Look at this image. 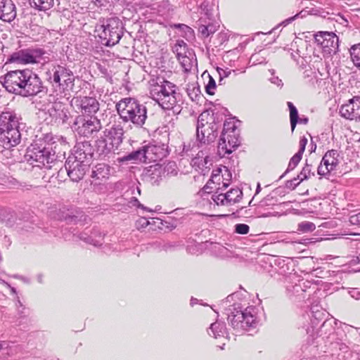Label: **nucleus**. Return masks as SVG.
Wrapping results in <instances>:
<instances>
[{
  "label": "nucleus",
  "instance_id": "f257e3e1",
  "mask_svg": "<svg viewBox=\"0 0 360 360\" xmlns=\"http://www.w3.org/2000/svg\"><path fill=\"white\" fill-rule=\"evenodd\" d=\"M302 326L299 329L303 330L307 335V344L311 347L309 353H311L315 348L317 347L319 341H316L318 336L321 337L326 335L327 333L324 330L330 332L334 330L331 323H328L325 319V314L321 311H310L302 316Z\"/></svg>",
  "mask_w": 360,
  "mask_h": 360
},
{
  "label": "nucleus",
  "instance_id": "f03ea898",
  "mask_svg": "<svg viewBox=\"0 0 360 360\" xmlns=\"http://www.w3.org/2000/svg\"><path fill=\"white\" fill-rule=\"evenodd\" d=\"M120 119L125 122H130L137 128H142L148 118L146 106L134 98H124L115 105Z\"/></svg>",
  "mask_w": 360,
  "mask_h": 360
},
{
  "label": "nucleus",
  "instance_id": "7ed1b4c3",
  "mask_svg": "<svg viewBox=\"0 0 360 360\" xmlns=\"http://www.w3.org/2000/svg\"><path fill=\"white\" fill-rule=\"evenodd\" d=\"M150 94L153 99L165 110H172L175 108L179 110L184 103L179 87L164 79L152 86Z\"/></svg>",
  "mask_w": 360,
  "mask_h": 360
},
{
  "label": "nucleus",
  "instance_id": "20e7f679",
  "mask_svg": "<svg viewBox=\"0 0 360 360\" xmlns=\"http://www.w3.org/2000/svg\"><path fill=\"white\" fill-rule=\"evenodd\" d=\"M125 31L123 22L116 16L100 18L96 26L100 42L105 46L118 44Z\"/></svg>",
  "mask_w": 360,
  "mask_h": 360
},
{
  "label": "nucleus",
  "instance_id": "39448f33",
  "mask_svg": "<svg viewBox=\"0 0 360 360\" xmlns=\"http://www.w3.org/2000/svg\"><path fill=\"white\" fill-rule=\"evenodd\" d=\"M19 117L14 112H3L0 114V145L11 148L20 143Z\"/></svg>",
  "mask_w": 360,
  "mask_h": 360
},
{
  "label": "nucleus",
  "instance_id": "423d86ee",
  "mask_svg": "<svg viewBox=\"0 0 360 360\" xmlns=\"http://www.w3.org/2000/svg\"><path fill=\"white\" fill-rule=\"evenodd\" d=\"M56 148L46 146L41 141H35L27 148L25 157L28 161H32L31 164L36 162L37 167L51 169V164L57 159Z\"/></svg>",
  "mask_w": 360,
  "mask_h": 360
},
{
  "label": "nucleus",
  "instance_id": "0eeeda50",
  "mask_svg": "<svg viewBox=\"0 0 360 360\" xmlns=\"http://www.w3.org/2000/svg\"><path fill=\"white\" fill-rule=\"evenodd\" d=\"M46 54V51L39 47L18 49L8 56L5 64H38L49 60V57L45 56Z\"/></svg>",
  "mask_w": 360,
  "mask_h": 360
},
{
  "label": "nucleus",
  "instance_id": "6e6552de",
  "mask_svg": "<svg viewBox=\"0 0 360 360\" xmlns=\"http://www.w3.org/2000/svg\"><path fill=\"white\" fill-rule=\"evenodd\" d=\"M46 74L49 76L48 80L53 86H58L63 91L73 89L75 76L66 65H53Z\"/></svg>",
  "mask_w": 360,
  "mask_h": 360
},
{
  "label": "nucleus",
  "instance_id": "1a4fd4ad",
  "mask_svg": "<svg viewBox=\"0 0 360 360\" xmlns=\"http://www.w3.org/2000/svg\"><path fill=\"white\" fill-rule=\"evenodd\" d=\"M24 75V81L16 95L30 97L46 91V87L44 86L43 82L37 73L29 69V72Z\"/></svg>",
  "mask_w": 360,
  "mask_h": 360
},
{
  "label": "nucleus",
  "instance_id": "9d476101",
  "mask_svg": "<svg viewBox=\"0 0 360 360\" xmlns=\"http://www.w3.org/2000/svg\"><path fill=\"white\" fill-rule=\"evenodd\" d=\"M206 115L208 116L209 114L207 113ZM205 116V113H202L198 117L197 122L196 139L199 142L198 147L202 146L203 144L210 146L215 141L218 134L217 123L214 121V120H213L212 122L206 127L204 123Z\"/></svg>",
  "mask_w": 360,
  "mask_h": 360
},
{
  "label": "nucleus",
  "instance_id": "9b49d317",
  "mask_svg": "<svg viewBox=\"0 0 360 360\" xmlns=\"http://www.w3.org/2000/svg\"><path fill=\"white\" fill-rule=\"evenodd\" d=\"M102 129L100 120L95 116L86 117L84 115L76 117L72 125V131L79 135L89 137L94 133L99 131Z\"/></svg>",
  "mask_w": 360,
  "mask_h": 360
},
{
  "label": "nucleus",
  "instance_id": "f8f14e48",
  "mask_svg": "<svg viewBox=\"0 0 360 360\" xmlns=\"http://www.w3.org/2000/svg\"><path fill=\"white\" fill-rule=\"evenodd\" d=\"M27 72H29L28 68L11 70L0 77V82L8 92L16 95L24 81L25 75H27Z\"/></svg>",
  "mask_w": 360,
  "mask_h": 360
},
{
  "label": "nucleus",
  "instance_id": "ddd939ff",
  "mask_svg": "<svg viewBox=\"0 0 360 360\" xmlns=\"http://www.w3.org/2000/svg\"><path fill=\"white\" fill-rule=\"evenodd\" d=\"M89 166L90 164L71 155L68 157L65 164V171L71 181L75 182H79L84 178L89 169Z\"/></svg>",
  "mask_w": 360,
  "mask_h": 360
},
{
  "label": "nucleus",
  "instance_id": "4468645a",
  "mask_svg": "<svg viewBox=\"0 0 360 360\" xmlns=\"http://www.w3.org/2000/svg\"><path fill=\"white\" fill-rule=\"evenodd\" d=\"M316 42L321 45L326 54H335L339 49V38L333 32H319L314 34Z\"/></svg>",
  "mask_w": 360,
  "mask_h": 360
},
{
  "label": "nucleus",
  "instance_id": "2eb2a0df",
  "mask_svg": "<svg viewBox=\"0 0 360 360\" xmlns=\"http://www.w3.org/2000/svg\"><path fill=\"white\" fill-rule=\"evenodd\" d=\"M339 156L340 153L337 150H328L322 158L321 162L317 168L318 174L325 176L335 170L340 163Z\"/></svg>",
  "mask_w": 360,
  "mask_h": 360
},
{
  "label": "nucleus",
  "instance_id": "dca6fc26",
  "mask_svg": "<svg viewBox=\"0 0 360 360\" xmlns=\"http://www.w3.org/2000/svg\"><path fill=\"white\" fill-rule=\"evenodd\" d=\"M239 145L240 141L236 133L228 134L221 133L217 146L218 154L223 158L226 154H231Z\"/></svg>",
  "mask_w": 360,
  "mask_h": 360
},
{
  "label": "nucleus",
  "instance_id": "f3484780",
  "mask_svg": "<svg viewBox=\"0 0 360 360\" xmlns=\"http://www.w3.org/2000/svg\"><path fill=\"white\" fill-rule=\"evenodd\" d=\"M147 162H156L161 161L169 154L167 145L160 143H150L144 145Z\"/></svg>",
  "mask_w": 360,
  "mask_h": 360
},
{
  "label": "nucleus",
  "instance_id": "a211bd4d",
  "mask_svg": "<svg viewBox=\"0 0 360 360\" xmlns=\"http://www.w3.org/2000/svg\"><path fill=\"white\" fill-rule=\"evenodd\" d=\"M339 113L347 120L360 122V96H353L347 103L342 105Z\"/></svg>",
  "mask_w": 360,
  "mask_h": 360
},
{
  "label": "nucleus",
  "instance_id": "6ab92c4d",
  "mask_svg": "<svg viewBox=\"0 0 360 360\" xmlns=\"http://www.w3.org/2000/svg\"><path fill=\"white\" fill-rule=\"evenodd\" d=\"M84 162L91 164V160L95 158V148L90 141L77 142L71 155Z\"/></svg>",
  "mask_w": 360,
  "mask_h": 360
},
{
  "label": "nucleus",
  "instance_id": "aec40b11",
  "mask_svg": "<svg viewBox=\"0 0 360 360\" xmlns=\"http://www.w3.org/2000/svg\"><path fill=\"white\" fill-rule=\"evenodd\" d=\"M48 112L51 122L57 125L66 124L70 117L67 105L61 102H54Z\"/></svg>",
  "mask_w": 360,
  "mask_h": 360
},
{
  "label": "nucleus",
  "instance_id": "412c9836",
  "mask_svg": "<svg viewBox=\"0 0 360 360\" xmlns=\"http://www.w3.org/2000/svg\"><path fill=\"white\" fill-rule=\"evenodd\" d=\"M17 221L18 219L15 212L10 210H0V222L5 224V226L13 227L15 225H17L19 226V229L26 231H29L30 229H34L27 221H22L21 219H18V222Z\"/></svg>",
  "mask_w": 360,
  "mask_h": 360
},
{
  "label": "nucleus",
  "instance_id": "4be33fe9",
  "mask_svg": "<svg viewBox=\"0 0 360 360\" xmlns=\"http://www.w3.org/2000/svg\"><path fill=\"white\" fill-rule=\"evenodd\" d=\"M227 311L229 323L236 330H243L244 310H242L240 304H233Z\"/></svg>",
  "mask_w": 360,
  "mask_h": 360
},
{
  "label": "nucleus",
  "instance_id": "5701e85b",
  "mask_svg": "<svg viewBox=\"0 0 360 360\" xmlns=\"http://www.w3.org/2000/svg\"><path fill=\"white\" fill-rule=\"evenodd\" d=\"M104 236L105 233H102L97 227H94L90 231L82 232L78 235V238L81 240L96 247L101 246L103 244Z\"/></svg>",
  "mask_w": 360,
  "mask_h": 360
},
{
  "label": "nucleus",
  "instance_id": "b1692460",
  "mask_svg": "<svg viewBox=\"0 0 360 360\" xmlns=\"http://www.w3.org/2000/svg\"><path fill=\"white\" fill-rule=\"evenodd\" d=\"M162 167L159 164L150 165L146 168L142 174L143 180L146 182L155 185L162 180Z\"/></svg>",
  "mask_w": 360,
  "mask_h": 360
},
{
  "label": "nucleus",
  "instance_id": "393cba45",
  "mask_svg": "<svg viewBox=\"0 0 360 360\" xmlns=\"http://www.w3.org/2000/svg\"><path fill=\"white\" fill-rule=\"evenodd\" d=\"M16 17V8L12 0H0V19L11 22Z\"/></svg>",
  "mask_w": 360,
  "mask_h": 360
},
{
  "label": "nucleus",
  "instance_id": "a878e982",
  "mask_svg": "<svg viewBox=\"0 0 360 360\" xmlns=\"http://www.w3.org/2000/svg\"><path fill=\"white\" fill-rule=\"evenodd\" d=\"M105 136L110 140V145L115 149H117L123 141V128L117 124L113 125L109 130L104 131Z\"/></svg>",
  "mask_w": 360,
  "mask_h": 360
},
{
  "label": "nucleus",
  "instance_id": "bb28decb",
  "mask_svg": "<svg viewBox=\"0 0 360 360\" xmlns=\"http://www.w3.org/2000/svg\"><path fill=\"white\" fill-rule=\"evenodd\" d=\"M111 167L106 163H98L91 168V178L94 180L105 181L110 175Z\"/></svg>",
  "mask_w": 360,
  "mask_h": 360
},
{
  "label": "nucleus",
  "instance_id": "cd10ccee",
  "mask_svg": "<svg viewBox=\"0 0 360 360\" xmlns=\"http://www.w3.org/2000/svg\"><path fill=\"white\" fill-rule=\"evenodd\" d=\"M203 17L198 20V30L204 37H207L210 34H214L219 27V24L214 20V18L212 20L206 21Z\"/></svg>",
  "mask_w": 360,
  "mask_h": 360
},
{
  "label": "nucleus",
  "instance_id": "c85d7f7f",
  "mask_svg": "<svg viewBox=\"0 0 360 360\" xmlns=\"http://www.w3.org/2000/svg\"><path fill=\"white\" fill-rule=\"evenodd\" d=\"M79 106L83 113L92 116L99 110V103L94 97L84 96L80 99Z\"/></svg>",
  "mask_w": 360,
  "mask_h": 360
},
{
  "label": "nucleus",
  "instance_id": "c756f323",
  "mask_svg": "<svg viewBox=\"0 0 360 360\" xmlns=\"http://www.w3.org/2000/svg\"><path fill=\"white\" fill-rule=\"evenodd\" d=\"M287 105L290 111L291 131L293 132L297 124H307L309 122V118L307 117H299L297 109L292 102H287Z\"/></svg>",
  "mask_w": 360,
  "mask_h": 360
},
{
  "label": "nucleus",
  "instance_id": "7c9ffc66",
  "mask_svg": "<svg viewBox=\"0 0 360 360\" xmlns=\"http://www.w3.org/2000/svg\"><path fill=\"white\" fill-rule=\"evenodd\" d=\"M255 314V309L253 307H247L244 310L243 330H248L252 328H255L257 327L258 321Z\"/></svg>",
  "mask_w": 360,
  "mask_h": 360
},
{
  "label": "nucleus",
  "instance_id": "2f4dec72",
  "mask_svg": "<svg viewBox=\"0 0 360 360\" xmlns=\"http://www.w3.org/2000/svg\"><path fill=\"white\" fill-rule=\"evenodd\" d=\"M95 148V158H101L105 157L108 155L112 149H114L110 144L107 143L105 139H99L96 141L95 144L93 145Z\"/></svg>",
  "mask_w": 360,
  "mask_h": 360
},
{
  "label": "nucleus",
  "instance_id": "473e14b6",
  "mask_svg": "<svg viewBox=\"0 0 360 360\" xmlns=\"http://www.w3.org/2000/svg\"><path fill=\"white\" fill-rule=\"evenodd\" d=\"M207 332L210 336L215 339L225 338L228 335L225 323L218 321L210 325Z\"/></svg>",
  "mask_w": 360,
  "mask_h": 360
},
{
  "label": "nucleus",
  "instance_id": "72a5a7b5",
  "mask_svg": "<svg viewBox=\"0 0 360 360\" xmlns=\"http://www.w3.org/2000/svg\"><path fill=\"white\" fill-rule=\"evenodd\" d=\"M309 281L298 280V283L286 285V290L290 295H300L306 291L307 288L310 287Z\"/></svg>",
  "mask_w": 360,
  "mask_h": 360
},
{
  "label": "nucleus",
  "instance_id": "f704fd0d",
  "mask_svg": "<svg viewBox=\"0 0 360 360\" xmlns=\"http://www.w3.org/2000/svg\"><path fill=\"white\" fill-rule=\"evenodd\" d=\"M119 160L120 162L136 160L147 162L144 146H141L136 150L129 153L127 155L123 156L122 158H120Z\"/></svg>",
  "mask_w": 360,
  "mask_h": 360
},
{
  "label": "nucleus",
  "instance_id": "c9c22d12",
  "mask_svg": "<svg viewBox=\"0 0 360 360\" xmlns=\"http://www.w3.org/2000/svg\"><path fill=\"white\" fill-rule=\"evenodd\" d=\"M229 185V182H222V186L215 187L217 191L212 195V200L214 202V203L217 205H228V202L226 201V193H219L220 190L223 188H226Z\"/></svg>",
  "mask_w": 360,
  "mask_h": 360
},
{
  "label": "nucleus",
  "instance_id": "e433bc0d",
  "mask_svg": "<svg viewBox=\"0 0 360 360\" xmlns=\"http://www.w3.org/2000/svg\"><path fill=\"white\" fill-rule=\"evenodd\" d=\"M32 7L39 11H47L54 5V0H29Z\"/></svg>",
  "mask_w": 360,
  "mask_h": 360
},
{
  "label": "nucleus",
  "instance_id": "4c0bfd02",
  "mask_svg": "<svg viewBox=\"0 0 360 360\" xmlns=\"http://www.w3.org/2000/svg\"><path fill=\"white\" fill-rule=\"evenodd\" d=\"M226 196L228 204L236 203L241 200L243 192L238 188H231L226 193Z\"/></svg>",
  "mask_w": 360,
  "mask_h": 360
},
{
  "label": "nucleus",
  "instance_id": "58836bf2",
  "mask_svg": "<svg viewBox=\"0 0 360 360\" xmlns=\"http://www.w3.org/2000/svg\"><path fill=\"white\" fill-rule=\"evenodd\" d=\"M174 49V51L176 53L177 58L187 54L193 55L192 50L188 49L187 44L183 40L178 41Z\"/></svg>",
  "mask_w": 360,
  "mask_h": 360
},
{
  "label": "nucleus",
  "instance_id": "ea45409f",
  "mask_svg": "<svg viewBox=\"0 0 360 360\" xmlns=\"http://www.w3.org/2000/svg\"><path fill=\"white\" fill-rule=\"evenodd\" d=\"M186 91L188 96L193 101H198L200 98L201 91L198 83L189 84Z\"/></svg>",
  "mask_w": 360,
  "mask_h": 360
},
{
  "label": "nucleus",
  "instance_id": "a19ab883",
  "mask_svg": "<svg viewBox=\"0 0 360 360\" xmlns=\"http://www.w3.org/2000/svg\"><path fill=\"white\" fill-rule=\"evenodd\" d=\"M193 55H189L187 54L186 56H181L177 60L181 65L182 68L184 69L186 72L191 71V68H193L195 60L193 59Z\"/></svg>",
  "mask_w": 360,
  "mask_h": 360
},
{
  "label": "nucleus",
  "instance_id": "79ce46f5",
  "mask_svg": "<svg viewBox=\"0 0 360 360\" xmlns=\"http://www.w3.org/2000/svg\"><path fill=\"white\" fill-rule=\"evenodd\" d=\"M349 53L354 65L360 70V43L353 45Z\"/></svg>",
  "mask_w": 360,
  "mask_h": 360
},
{
  "label": "nucleus",
  "instance_id": "37998d69",
  "mask_svg": "<svg viewBox=\"0 0 360 360\" xmlns=\"http://www.w3.org/2000/svg\"><path fill=\"white\" fill-rule=\"evenodd\" d=\"M212 7L213 4H211L208 0H205L200 5V9L202 12L205 14V19H207L208 20H212V18H214V14L212 13Z\"/></svg>",
  "mask_w": 360,
  "mask_h": 360
},
{
  "label": "nucleus",
  "instance_id": "c03bdc74",
  "mask_svg": "<svg viewBox=\"0 0 360 360\" xmlns=\"http://www.w3.org/2000/svg\"><path fill=\"white\" fill-rule=\"evenodd\" d=\"M302 155L300 153H295L290 160V162L288 165V168L285 172L280 176L279 179H282L287 173L293 170L299 164L300 160H302Z\"/></svg>",
  "mask_w": 360,
  "mask_h": 360
},
{
  "label": "nucleus",
  "instance_id": "a18cd8bd",
  "mask_svg": "<svg viewBox=\"0 0 360 360\" xmlns=\"http://www.w3.org/2000/svg\"><path fill=\"white\" fill-rule=\"evenodd\" d=\"M215 150L214 146H208L205 150H201L198 151L196 155V157L193 159L194 163L198 164L199 166L200 165L201 162L205 158L206 155L212 154Z\"/></svg>",
  "mask_w": 360,
  "mask_h": 360
},
{
  "label": "nucleus",
  "instance_id": "49530a36",
  "mask_svg": "<svg viewBox=\"0 0 360 360\" xmlns=\"http://www.w3.org/2000/svg\"><path fill=\"white\" fill-rule=\"evenodd\" d=\"M316 229V225L311 221H304L298 224L297 231L302 233L312 232Z\"/></svg>",
  "mask_w": 360,
  "mask_h": 360
},
{
  "label": "nucleus",
  "instance_id": "de8ad7c7",
  "mask_svg": "<svg viewBox=\"0 0 360 360\" xmlns=\"http://www.w3.org/2000/svg\"><path fill=\"white\" fill-rule=\"evenodd\" d=\"M56 135H54L52 133H46L41 134V136H40L37 141H41L44 143V145H46V146L49 145V146L53 147V145L56 144Z\"/></svg>",
  "mask_w": 360,
  "mask_h": 360
},
{
  "label": "nucleus",
  "instance_id": "09e8293b",
  "mask_svg": "<svg viewBox=\"0 0 360 360\" xmlns=\"http://www.w3.org/2000/svg\"><path fill=\"white\" fill-rule=\"evenodd\" d=\"M225 172L227 174L228 178H223V179H224V180L226 181V182L229 183V181L231 179V174L227 168H226ZM221 168H217V169L213 170V172L212 173V176L210 177V181H212L213 183H214L215 179H218V180H221V177H224V174H222L221 176Z\"/></svg>",
  "mask_w": 360,
  "mask_h": 360
},
{
  "label": "nucleus",
  "instance_id": "8fccbe9b",
  "mask_svg": "<svg viewBox=\"0 0 360 360\" xmlns=\"http://www.w3.org/2000/svg\"><path fill=\"white\" fill-rule=\"evenodd\" d=\"M311 165H309L307 162L305 163V165L303 167L302 171L297 175L302 179V181L308 179L311 176H315L314 172L311 171Z\"/></svg>",
  "mask_w": 360,
  "mask_h": 360
},
{
  "label": "nucleus",
  "instance_id": "3c124183",
  "mask_svg": "<svg viewBox=\"0 0 360 360\" xmlns=\"http://www.w3.org/2000/svg\"><path fill=\"white\" fill-rule=\"evenodd\" d=\"M249 63L252 65L262 64L266 63V58L262 56V51H260L257 53L252 54L250 58Z\"/></svg>",
  "mask_w": 360,
  "mask_h": 360
},
{
  "label": "nucleus",
  "instance_id": "603ef678",
  "mask_svg": "<svg viewBox=\"0 0 360 360\" xmlns=\"http://www.w3.org/2000/svg\"><path fill=\"white\" fill-rule=\"evenodd\" d=\"M229 40V36L225 32H219L217 37L213 39V44L215 46V47H219L221 46L224 42L227 41Z\"/></svg>",
  "mask_w": 360,
  "mask_h": 360
},
{
  "label": "nucleus",
  "instance_id": "864d4df0",
  "mask_svg": "<svg viewBox=\"0 0 360 360\" xmlns=\"http://www.w3.org/2000/svg\"><path fill=\"white\" fill-rule=\"evenodd\" d=\"M217 88L216 82L213 77L209 75V81L205 86V91L209 95H214Z\"/></svg>",
  "mask_w": 360,
  "mask_h": 360
},
{
  "label": "nucleus",
  "instance_id": "5fc2aeb1",
  "mask_svg": "<svg viewBox=\"0 0 360 360\" xmlns=\"http://www.w3.org/2000/svg\"><path fill=\"white\" fill-rule=\"evenodd\" d=\"M176 167V163L174 162H169L162 169V173L166 172L167 175H176L177 171Z\"/></svg>",
  "mask_w": 360,
  "mask_h": 360
},
{
  "label": "nucleus",
  "instance_id": "6e6d98bb",
  "mask_svg": "<svg viewBox=\"0 0 360 360\" xmlns=\"http://www.w3.org/2000/svg\"><path fill=\"white\" fill-rule=\"evenodd\" d=\"M302 181V179L297 176L296 177L285 181V188L291 191L294 190Z\"/></svg>",
  "mask_w": 360,
  "mask_h": 360
},
{
  "label": "nucleus",
  "instance_id": "4d7b16f0",
  "mask_svg": "<svg viewBox=\"0 0 360 360\" xmlns=\"http://www.w3.org/2000/svg\"><path fill=\"white\" fill-rule=\"evenodd\" d=\"M234 231L238 234L245 235L248 233L250 226L246 224H237L235 225Z\"/></svg>",
  "mask_w": 360,
  "mask_h": 360
},
{
  "label": "nucleus",
  "instance_id": "13d9d810",
  "mask_svg": "<svg viewBox=\"0 0 360 360\" xmlns=\"http://www.w3.org/2000/svg\"><path fill=\"white\" fill-rule=\"evenodd\" d=\"M350 267L353 268L355 272L360 271V254L353 258L348 262Z\"/></svg>",
  "mask_w": 360,
  "mask_h": 360
},
{
  "label": "nucleus",
  "instance_id": "bf43d9fd",
  "mask_svg": "<svg viewBox=\"0 0 360 360\" xmlns=\"http://www.w3.org/2000/svg\"><path fill=\"white\" fill-rule=\"evenodd\" d=\"M236 127L233 122H225L224 124V128L221 133L228 134H234L236 133Z\"/></svg>",
  "mask_w": 360,
  "mask_h": 360
},
{
  "label": "nucleus",
  "instance_id": "052dcab7",
  "mask_svg": "<svg viewBox=\"0 0 360 360\" xmlns=\"http://www.w3.org/2000/svg\"><path fill=\"white\" fill-rule=\"evenodd\" d=\"M305 13L304 11H300V13H297L296 15L290 17V18H288L287 19H285V20H283L282 22H281V25H283V26H286L287 25L291 23L293 20H295V19L298 18H303L304 16H305Z\"/></svg>",
  "mask_w": 360,
  "mask_h": 360
},
{
  "label": "nucleus",
  "instance_id": "680f3d73",
  "mask_svg": "<svg viewBox=\"0 0 360 360\" xmlns=\"http://www.w3.org/2000/svg\"><path fill=\"white\" fill-rule=\"evenodd\" d=\"M332 349H339L342 352H347L348 351V347L342 342H335L331 343Z\"/></svg>",
  "mask_w": 360,
  "mask_h": 360
},
{
  "label": "nucleus",
  "instance_id": "e2e57ef3",
  "mask_svg": "<svg viewBox=\"0 0 360 360\" xmlns=\"http://www.w3.org/2000/svg\"><path fill=\"white\" fill-rule=\"evenodd\" d=\"M276 202L275 198L271 194L267 195L262 201L261 205L262 206H269L271 205H274V202Z\"/></svg>",
  "mask_w": 360,
  "mask_h": 360
},
{
  "label": "nucleus",
  "instance_id": "0e129e2a",
  "mask_svg": "<svg viewBox=\"0 0 360 360\" xmlns=\"http://www.w3.org/2000/svg\"><path fill=\"white\" fill-rule=\"evenodd\" d=\"M307 141H308V140L305 136H302L300 138V140L299 142L300 149L296 153H300L301 155H303L305 148H306V145L307 143Z\"/></svg>",
  "mask_w": 360,
  "mask_h": 360
},
{
  "label": "nucleus",
  "instance_id": "69168bd1",
  "mask_svg": "<svg viewBox=\"0 0 360 360\" xmlns=\"http://www.w3.org/2000/svg\"><path fill=\"white\" fill-rule=\"evenodd\" d=\"M63 219L67 223H76L77 217L75 215L67 213L65 215H63Z\"/></svg>",
  "mask_w": 360,
  "mask_h": 360
},
{
  "label": "nucleus",
  "instance_id": "338daca9",
  "mask_svg": "<svg viewBox=\"0 0 360 360\" xmlns=\"http://www.w3.org/2000/svg\"><path fill=\"white\" fill-rule=\"evenodd\" d=\"M349 221L351 224L354 225H359L360 226V212L352 215L349 218Z\"/></svg>",
  "mask_w": 360,
  "mask_h": 360
},
{
  "label": "nucleus",
  "instance_id": "774afa93",
  "mask_svg": "<svg viewBox=\"0 0 360 360\" xmlns=\"http://www.w3.org/2000/svg\"><path fill=\"white\" fill-rule=\"evenodd\" d=\"M211 154L206 155L205 158L201 162L200 165L205 168H208L212 165V158H210Z\"/></svg>",
  "mask_w": 360,
  "mask_h": 360
}]
</instances>
